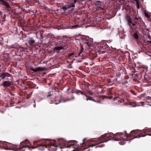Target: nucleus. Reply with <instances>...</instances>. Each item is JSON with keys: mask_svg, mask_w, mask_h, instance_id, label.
<instances>
[{"mask_svg": "<svg viewBox=\"0 0 151 151\" xmlns=\"http://www.w3.org/2000/svg\"><path fill=\"white\" fill-rule=\"evenodd\" d=\"M146 135L151 136V129H147L143 130L142 132L140 130H134L131 132L130 134H127L126 131L124 133H116L113 137L109 134H105L99 138V141L97 142L94 144H101L114 139L115 140L119 141L124 140L128 141L132 140L135 138H139L144 137Z\"/></svg>", "mask_w": 151, "mask_h": 151, "instance_id": "obj_1", "label": "nucleus"}, {"mask_svg": "<svg viewBox=\"0 0 151 151\" xmlns=\"http://www.w3.org/2000/svg\"><path fill=\"white\" fill-rule=\"evenodd\" d=\"M33 144H36L37 147L38 148V149L41 150H44L43 146L45 147L49 146L48 148V150L50 151H56L58 148H63V147H71L73 146V144L70 143V142H66L62 139H59L57 141L54 140L52 141L49 139H41L34 141ZM34 147L36 148L35 147Z\"/></svg>", "mask_w": 151, "mask_h": 151, "instance_id": "obj_2", "label": "nucleus"}, {"mask_svg": "<svg viewBox=\"0 0 151 151\" xmlns=\"http://www.w3.org/2000/svg\"><path fill=\"white\" fill-rule=\"evenodd\" d=\"M99 141V138L97 139H93L91 140L90 142H88L86 143L84 142L81 144V146L78 145L77 142L76 141L71 140L68 142H70V143H72L73 145L71 147H63V148H60L62 151H66V150H64L65 149H66L67 147L72 148H74L73 150V151H78V149H83L82 151H89L90 150V148L93 147V146H96V147H103V144H93L96 143L97 142Z\"/></svg>", "mask_w": 151, "mask_h": 151, "instance_id": "obj_3", "label": "nucleus"}, {"mask_svg": "<svg viewBox=\"0 0 151 151\" xmlns=\"http://www.w3.org/2000/svg\"><path fill=\"white\" fill-rule=\"evenodd\" d=\"M29 144L30 142L28 139H26L17 145L7 144L6 142L0 141V147L6 150H13L15 151H25L24 149L27 147H28L29 150L35 148L29 146Z\"/></svg>", "mask_w": 151, "mask_h": 151, "instance_id": "obj_4", "label": "nucleus"}, {"mask_svg": "<svg viewBox=\"0 0 151 151\" xmlns=\"http://www.w3.org/2000/svg\"><path fill=\"white\" fill-rule=\"evenodd\" d=\"M123 9L125 10L126 11L127 13V15L126 17V20L127 22L129 24V25H130V24H132V25L133 26L136 25V24H139L141 22V20L140 21H138L136 20H134V23H133L132 22V19L130 16L132 15V10L130 7V6L128 5H126L124 4L122 6Z\"/></svg>", "mask_w": 151, "mask_h": 151, "instance_id": "obj_5", "label": "nucleus"}, {"mask_svg": "<svg viewBox=\"0 0 151 151\" xmlns=\"http://www.w3.org/2000/svg\"><path fill=\"white\" fill-rule=\"evenodd\" d=\"M12 76V74L8 72H4L1 73L0 78L3 79H4L6 77H9Z\"/></svg>", "mask_w": 151, "mask_h": 151, "instance_id": "obj_6", "label": "nucleus"}, {"mask_svg": "<svg viewBox=\"0 0 151 151\" xmlns=\"http://www.w3.org/2000/svg\"><path fill=\"white\" fill-rule=\"evenodd\" d=\"M13 83L11 81H4L2 84V86L4 88H6L9 87H11V86L12 85Z\"/></svg>", "mask_w": 151, "mask_h": 151, "instance_id": "obj_7", "label": "nucleus"}, {"mask_svg": "<svg viewBox=\"0 0 151 151\" xmlns=\"http://www.w3.org/2000/svg\"><path fill=\"white\" fill-rule=\"evenodd\" d=\"M30 69V70L33 71L34 72H37L43 70V68H42L40 67H38L35 68L33 67H31Z\"/></svg>", "mask_w": 151, "mask_h": 151, "instance_id": "obj_8", "label": "nucleus"}, {"mask_svg": "<svg viewBox=\"0 0 151 151\" xmlns=\"http://www.w3.org/2000/svg\"><path fill=\"white\" fill-rule=\"evenodd\" d=\"M26 49V48H25L23 47H19L17 48V52L18 53H19L18 55H19L22 56V55H23V53H21V52H22L24 51Z\"/></svg>", "mask_w": 151, "mask_h": 151, "instance_id": "obj_9", "label": "nucleus"}, {"mask_svg": "<svg viewBox=\"0 0 151 151\" xmlns=\"http://www.w3.org/2000/svg\"><path fill=\"white\" fill-rule=\"evenodd\" d=\"M51 101L52 103L57 104L60 102L61 100L58 99V98H56L55 99H52Z\"/></svg>", "mask_w": 151, "mask_h": 151, "instance_id": "obj_10", "label": "nucleus"}, {"mask_svg": "<svg viewBox=\"0 0 151 151\" xmlns=\"http://www.w3.org/2000/svg\"><path fill=\"white\" fill-rule=\"evenodd\" d=\"M1 1L2 4L5 6L6 8L9 9L11 8L10 5L7 1H4V0Z\"/></svg>", "mask_w": 151, "mask_h": 151, "instance_id": "obj_11", "label": "nucleus"}, {"mask_svg": "<svg viewBox=\"0 0 151 151\" xmlns=\"http://www.w3.org/2000/svg\"><path fill=\"white\" fill-rule=\"evenodd\" d=\"M85 43L87 44V45L88 47H91L92 46L93 44V42H92L91 40H86L85 42Z\"/></svg>", "mask_w": 151, "mask_h": 151, "instance_id": "obj_12", "label": "nucleus"}, {"mask_svg": "<svg viewBox=\"0 0 151 151\" xmlns=\"http://www.w3.org/2000/svg\"><path fill=\"white\" fill-rule=\"evenodd\" d=\"M133 37L134 38V39L136 40H137L139 38V37L137 33V32H134L133 35Z\"/></svg>", "mask_w": 151, "mask_h": 151, "instance_id": "obj_13", "label": "nucleus"}, {"mask_svg": "<svg viewBox=\"0 0 151 151\" xmlns=\"http://www.w3.org/2000/svg\"><path fill=\"white\" fill-rule=\"evenodd\" d=\"M65 6L67 9H70L72 7H74V6H73L72 4L70 3H69L67 5H65Z\"/></svg>", "mask_w": 151, "mask_h": 151, "instance_id": "obj_14", "label": "nucleus"}, {"mask_svg": "<svg viewBox=\"0 0 151 151\" xmlns=\"http://www.w3.org/2000/svg\"><path fill=\"white\" fill-rule=\"evenodd\" d=\"M63 50V46L56 47L54 48V50L55 51L60 50Z\"/></svg>", "mask_w": 151, "mask_h": 151, "instance_id": "obj_15", "label": "nucleus"}, {"mask_svg": "<svg viewBox=\"0 0 151 151\" xmlns=\"http://www.w3.org/2000/svg\"><path fill=\"white\" fill-rule=\"evenodd\" d=\"M128 105H129L132 106L133 107H134L136 106L135 103L134 102H128L127 103Z\"/></svg>", "mask_w": 151, "mask_h": 151, "instance_id": "obj_16", "label": "nucleus"}, {"mask_svg": "<svg viewBox=\"0 0 151 151\" xmlns=\"http://www.w3.org/2000/svg\"><path fill=\"white\" fill-rule=\"evenodd\" d=\"M147 71V70L146 69L142 68V69L141 70V73L143 74H144V76L145 78V74H146V72Z\"/></svg>", "mask_w": 151, "mask_h": 151, "instance_id": "obj_17", "label": "nucleus"}, {"mask_svg": "<svg viewBox=\"0 0 151 151\" xmlns=\"http://www.w3.org/2000/svg\"><path fill=\"white\" fill-rule=\"evenodd\" d=\"M146 101L148 102H151V98L150 97H146L145 99ZM150 106H151V105H149Z\"/></svg>", "mask_w": 151, "mask_h": 151, "instance_id": "obj_18", "label": "nucleus"}, {"mask_svg": "<svg viewBox=\"0 0 151 151\" xmlns=\"http://www.w3.org/2000/svg\"><path fill=\"white\" fill-rule=\"evenodd\" d=\"M90 56L92 57V58L93 59H94L97 57V55L96 53H94L93 54H91Z\"/></svg>", "mask_w": 151, "mask_h": 151, "instance_id": "obj_19", "label": "nucleus"}, {"mask_svg": "<svg viewBox=\"0 0 151 151\" xmlns=\"http://www.w3.org/2000/svg\"><path fill=\"white\" fill-rule=\"evenodd\" d=\"M88 100H90L91 101H93L95 102H96V101L93 98L91 97H89L88 99H86V100L88 101Z\"/></svg>", "mask_w": 151, "mask_h": 151, "instance_id": "obj_20", "label": "nucleus"}, {"mask_svg": "<svg viewBox=\"0 0 151 151\" xmlns=\"http://www.w3.org/2000/svg\"><path fill=\"white\" fill-rule=\"evenodd\" d=\"M80 0H73V2H72V4L73 6H74V7H75V4L77 2H79Z\"/></svg>", "mask_w": 151, "mask_h": 151, "instance_id": "obj_21", "label": "nucleus"}, {"mask_svg": "<svg viewBox=\"0 0 151 151\" xmlns=\"http://www.w3.org/2000/svg\"><path fill=\"white\" fill-rule=\"evenodd\" d=\"M35 41L33 40H30L29 42V44L30 45H32L34 43Z\"/></svg>", "mask_w": 151, "mask_h": 151, "instance_id": "obj_22", "label": "nucleus"}, {"mask_svg": "<svg viewBox=\"0 0 151 151\" xmlns=\"http://www.w3.org/2000/svg\"><path fill=\"white\" fill-rule=\"evenodd\" d=\"M63 50H66L69 47V45L66 44L65 46H63Z\"/></svg>", "mask_w": 151, "mask_h": 151, "instance_id": "obj_23", "label": "nucleus"}, {"mask_svg": "<svg viewBox=\"0 0 151 151\" xmlns=\"http://www.w3.org/2000/svg\"><path fill=\"white\" fill-rule=\"evenodd\" d=\"M84 49L83 48L81 47V49L79 53L78 54V56H81V54L82 53V52L83 51Z\"/></svg>", "mask_w": 151, "mask_h": 151, "instance_id": "obj_24", "label": "nucleus"}, {"mask_svg": "<svg viewBox=\"0 0 151 151\" xmlns=\"http://www.w3.org/2000/svg\"><path fill=\"white\" fill-rule=\"evenodd\" d=\"M84 49L83 48L81 47V49L79 53L78 54V56H81V54L82 53V52L83 51Z\"/></svg>", "mask_w": 151, "mask_h": 151, "instance_id": "obj_25", "label": "nucleus"}, {"mask_svg": "<svg viewBox=\"0 0 151 151\" xmlns=\"http://www.w3.org/2000/svg\"><path fill=\"white\" fill-rule=\"evenodd\" d=\"M61 9L64 11H66L68 9L65 5L63 6L62 7Z\"/></svg>", "mask_w": 151, "mask_h": 151, "instance_id": "obj_26", "label": "nucleus"}, {"mask_svg": "<svg viewBox=\"0 0 151 151\" xmlns=\"http://www.w3.org/2000/svg\"><path fill=\"white\" fill-rule=\"evenodd\" d=\"M133 19L134 20H138V21H139V20H141V18H137V17H134V18H133Z\"/></svg>", "mask_w": 151, "mask_h": 151, "instance_id": "obj_27", "label": "nucleus"}, {"mask_svg": "<svg viewBox=\"0 0 151 151\" xmlns=\"http://www.w3.org/2000/svg\"><path fill=\"white\" fill-rule=\"evenodd\" d=\"M145 16L147 18H148L150 19V16L146 12H145L144 13Z\"/></svg>", "mask_w": 151, "mask_h": 151, "instance_id": "obj_28", "label": "nucleus"}, {"mask_svg": "<svg viewBox=\"0 0 151 151\" xmlns=\"http://www.w3.org/2000/svg\"><path fill=\"white\" fill-rule=\"evenodd\" d=\"M53 95V93L51 92H49L47 96V97L48 98L50 96H52Z\"/></svg>", "mask_w": 151, "mask_h": 151, "instance_id": "obj_29", "label": "nucleus"}, {"mask_svg": "<svg viewBox=\"0 0 151 151\" xmlns=\"http://www.w3.org/2000/svg\"><path fill=\"white\" fill-rule=\"evenodd\" d=\"M124 98L125 99L128 101L129 100L130 96H126Z\"/></svg>", "mask_w": 151, "mask_h": 151, "instance_id": "obj_30", "label": "nucleus"}, {"mask_svg": "<svg viewBox=\"0 0 151 151\" xmlns=\"http://www.w3.org/2000/svg\"><path fill=\"white\" fill-rule=\"evenodd\" d=\"M96 8L97 10L102 9V8L101 7L98 6H96Z\"/></svg>", "mask_w": 151, "mask_h": 151, "instance_id": "obj_31", "label": "nucleus"}, {"mask_svg": "<svg viewBox=\"0 0 151 151\" xmlns=\"http://www.w3.org/2000/svg\"><path fill=\"white\" fill-rule=\"evenodd\" d=\"M79 27V25H76L72 26L73 28H76Z\"/></svg>", "mask_w": 151, "mask_h": 151, "instance_id": "obj_32", "label": "nucleus"}, {"mask_svg": "<svg viewBox=\"0 0 151 151\" xmlns=\"http://www.w3.org/2000/svg\"><path fill=\"white\" fill-rule=\"evenodd\" d=\"M31 104H32L33 105V107L34 108H35L36 107V104L35 101H33V102H31Z\"/></svg>", "mask_w": 151, "mask_h": 151, "instance_id": "obj_33", "label": "nucleus"}, {"mask_svg": "<svg viewBox=\"0 0 151 151\" xmlns=\"http://www.w3.org/2000/svg\"><path fill=\"white\" fill-rule=\"evenodd\" d=\"M74 54V52H72L68 54V57L69 58H70L71 56L73 55Z\"/></svg>", "mask_w": 151, "mask_h": 151, "instance_id": "obj_34", "label": "nucleus"}, {"mask_svg": "<svg viewBox=\"0 0 151 151\" xmlns=\"http://www.w3.org/2000/svg\"><path fill=\"white\" fill-rule=\"evenodd\" d=\"M137 5V7L138 9H139V4L138 2H136V3Z\"/></svg>", "mask_w": 151, "mask_h": 151, "instance_id": "obj_35", "label": "nucleus"}, {"mask_svg": "<svg viewBox=\"0 0 151 151\" xmlns=\"http://www.w3.org/2000/svg\"><path fill=\"white\" fill-rule=\"evenodd\" d=\"M1 40H0V45H3V41L2 40H3V38H1Z\"/></svg>", "mask_w": 151, "mask_h": 151, "instance_id": "obj_36", "label": "nucleus"}, {"mask_svg": "<svg viewBox=\"0 0 151 151\" xmlns=\"http://www.w3.org/2000/svg\"><path fill=\"white\" fill-rule=\"evenodd\" d=\"M130 92L132 93H133L134 95H136V94L135 93V92L133 90H131L130 91Z\"/></svg>", "mask_w": 151, "mask_h": 151, "instance_id": "obj_37", "label": "nucleus"}, {"mask_svg": "<svg viewBox=\"0 0 151 151\" xmlns=\"http://www.w3.org/2000/svg\"><path fill=\"white\" fill-rule=\"evenodd\" d=\"M108 82L109 83H110L112 82V81L111 79H109L108 81Z\"/></svg>", "mask_w": 151, "mask_h": 151, "instance_id": "obj_38", "label": "nucleus"}, {"mask_svg": "<svg viewBox=\"0 0 151 151\" xmlns=\"http://www.w3.org/2000/svg\"><path fill=\"white\" fill-rule=\"evenodd\" d=\"M64 43H65V42H63V41H62V42L60 43V44H61L62 45H63V44H64Z\"/></svg>", "mask_w": 151, "mask_h": 151, "instance_id": "obj_39", "label": "nucleus"}, {"mask_svg": "<svg viewBox=\"0 0 151 151\" xmlns=\"http://www.w3.org/2000/svg\"><path fill=\"white\" fill-rule=\"evenodd\" d=\"M148 20L149 21H151V19H150H150L149 18V19H148Z\"/></svg>", "mask_w": 151, "mask_h": 151, "instance_id": "obj_40", "label": "nucleus"}, {"mask_svg": "<svg viewBox=\"0 0 151 151\" xmlns=\"http://www.w3.org/2000/svg\"><path fill=\"white\" fill-rule=\"evenodd\" d=\"M148 42H149L150 43H151V41H148Z\"/></svg>", "mask_w": 151, "mask_h": 151, "instance_id": "obj_41", "label": "nucleus"}, {"mask_svg": "<svg viewBox=\"0 0 151 151\" xmlns=\"http://www.w3.org/2000/svg\"><path fill=\"white\" fill-rule=\"evenodd\" d=\"M74 99V97H73V98H72V99Z\"/></svg>", "mask_w": 151, "mask_h": 151, "instance_id": "obj_42", "label": "nucleus"}, {"mask_svg": "<svg viewBox=\"0 0 151 151\" xmlns=\"http://www.w3.org/2000/svg\"><path fill=\"white\" fill-rule=\"evenodd\" d=\"M141 103L143 104L144 103V102H141Z\"/></svg>", "mask_w": 151, "mask_h": 151, "instance_id": "obj_43", "label": "nucleus"}, {"mask_svg": "<svg viewBox=\"0 0 151 151\" xmlns=\"http://www.w3.org/2000/svg\"><path fill=\"white\" fill-rule=\"evenodd\" d=\"M4 0H0V1H4Z\"/></svg>", "mask_w": 151, "mask_h": 151, "instance_id": "obj_44", "label": "nucleus"}, {"mask_svg": "<svg viewBox=\"0 0 151 151\" xmlns=\"http://www.w3.org/2000/svg\"><path fill=\"white\" fill-rule=\"evenodd\" d=\"M123 102H124V99L123 100Z\"/></svg>", "mask_w": 151, "mask_h": 151, "instance_id": "obj_45", "label": "nucleus"}, {"mask_svg": "<svg viewBox=\"0 0 151 151\" xmlns=\"http://www.w3.org/2000/svg\"><path fill=\"white\" fill-rule=\"evenodd\" d=\"M88 0L89 1H92V0Z\"/></svg>", "mask_w": 151, "mask_h": 151, "instance_id": "obj_46", "label": "nucleus"}, {"mask_svg": "<svg viewBox=\"0 0 151 151\" xmlns=\"http://www.w3.org/2000/svg\"><path fill=\"white\" fill-rule=\"evenodd\" d=\"M81 93H82V94H83V92H81Z\"/></svg>", "mask_w": 151, "mask_h": 151, "instance_id": "obj_47", "label": "nucleus"}, {"mask_svg": "<svg viewBox=\"0 0 151 151\" xmlns=\"http://www.w3.org/2000/svg\"><path fill=\"white\" fill-rule=\"evenodd\" d=\"M30 94H31V95H32V93H30Z\"/></svg>", "mask_w": 151, "mask_h": 151, "instance_id": "obj_48", "label": "nucleus"}, {"mask_svg": "<svg viewBox=\"0 0 151 151\" xmlns=\"http://www.w3.org/2000/svg\"><path fill=\"white\" fill-rule=\"evenodd\" d=\"M30 94H31V95H32V93H30Z\"/></svg>", "mask_w": 151, "mask_h": 151, "instance_id": "obj_49", "label": "nucleus"}, {"mask_svg": "<svg viewBox=\"0 0 151 151\" xmlns=\"http://www.w3.org/2000/svg\"><path fill=\"white\" fill-rule=\"evenodd\" d=\"M12 1H13V0H12Z\"/></svg>", "mask_w": 151, "mask_h": 151, "instance_id": "obj_50", "label": "nucleus"}]
</instances>
